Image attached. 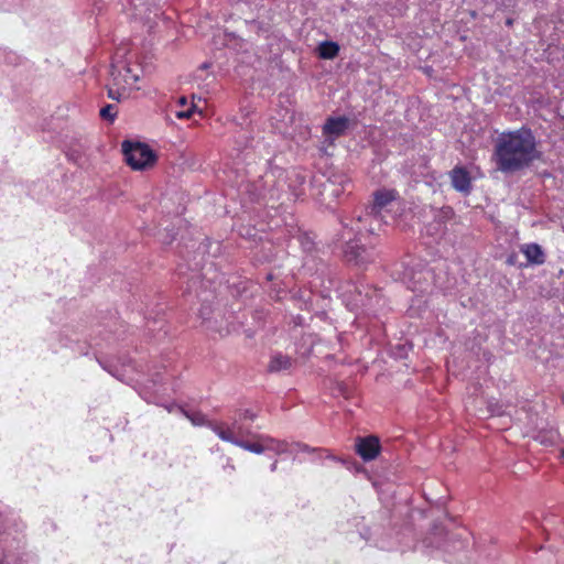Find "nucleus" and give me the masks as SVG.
I'll return each mask as SVG.
<instances>
[{"label":"nucleus","instance_id":"nucleus-5","mask_svg":"<svg viewBox=\"0 0 564 564\" xmlns=\"http://www.w3.org/2000/svg\"><path fill=\"white\" fill-rule=\"evenodd\" d=\"M369 291L371 289L362 284L348 283L343 291V295L347 297L348 305L351 308H357L370 305L371 297Z\"/></svg>","mask_w":564,"mask_h":564},{"label":"nucleus","instance_id":"nucleus-26","mask_svg":"<svg viewBox=\"0 0 564 564\" xmlns=\"http://www.w3.org/2000/svg\"><path fill=\"white\" fill-rule=\"evenodd\" d=\"M0 564H6V563H4V560H0Z\"/></svg>","mask_w":564,"mask_h":564},{"label":"nucleus","instance_id":"nucleus-20","mask_svg":"<svg viewBox=\"0 0 564 564\" xmlns=\"http://www.w3.org/2000/svg\"><path fill=\"white\" fill-rule=\"evenodd\" d=\"M196 106L195 105H192L188 109L186 110H178L176 111V117L178 119H188L191 118L192 113L194 112Z\"/></svg>","mask_w":564,"mask_h":564},{"label":"nucleus","instance_id":"nucleus-12","mask_svg":"<svg viewBox=\"0 0 564 564\" xmlns=\"http://www.w3.org/2000/svg\"><path fill=\"white\" fill-rule=\"evenodd\" d=\"M522 253L531 264H543L545 262V254L538 243H528L522 246Z\"/></svg>","mask_w":564,"mask_h":564},{"label":"nucleus","instance_id":"nucleus-14","mask_svg":"<svg viewBox=\"0 0 564 564\" xmlns=\"http://www.w3.org/2000/svg\"><path fill=\"white\" fill-rule=\"evenodd\" d=\"M292 365L293 360L291 359V357L283 355L281 352H275L271 357L268 369L271 372H279L290 369Z\"/></svg>","mask_w":564,"mask_h":564},{"label":"nucleus","instance_id":"nucleus-18","mask_svg":"<svg viewBox=\"0 0 564 564\" xmlns=\"http://www.w3.org/2000/svg\"><path fill=\"white\" fill-rule=\"evenodd\" d=\"M117 88H108V97L113 99V100H117V101H120L121 98L126 95V89H124V86H116Z\"/></svg>","mask_w":564,"mask_h":564},{"label":"nucleus","instance_id":"nucleus-4","mask_svg":"<svg viewBox=\"0 0 564 564\" xmlns=\"http://www.w3.org/2000/svg\"><path fill=\"white\" fill-rule=\"evenodd\" d=\"M122 152L127 164L133 170H144L155 162L154 152L147 144L140 142L123 141Z\"/></svg>","mask_w":564,"mask_h":564},{"label":"nucleus","instance_id":"nucleus-11","mask_svg":"<svg viewBox=\"0 0 564 564\" xmlns=\"http://www.w3.org/2000/svg\"><path fill=\"white\" fill-rule=\"evenodd\" d=\"M110 74L115 86H132L139 80V75L129 65H112Z\"/></svg>","mask_w":564,"mask_h":564},{"label":"nucleus","instance_id":"nucleus-23","mask_svg":"<svg viewBox=\"0 0 564 564\" xmlns=\"http://www.w3.org/2000/svg\"><path fill=\"white\" fill-rule=\"evenodd\" d=\"M178 104H180V106H185V105L187 104L186 98H185V97H181V98L178 99Z\"/></svg>","mask_w":564,"mask_h":564},{"label":"nucleus","instance_id":"nucleus-7","mask_svg":"<svg viewBox=\"0 0 564 564\" xmlns=\"http://www.w3.org/2000/svg\"><path fill=\"white\" fill-rule=\"evenodd\" d=\"M349 186L350 181L347 178V176L340 173H336L328 177L325 183H323V192L328 196L338 198L346 192Z\"/></svg>","mask_w":564,"mask_h":564},{"label":"nucleus","instance_id":"nucleus-19","mask_svg":"<svg viewBox=\"0 0 564 564\" xmlns=\"http://www.w3.org/2000/svg\"><path fill=\"white\" fill-rule=\"evenodd\" d=\"M185 415L193 422L195 425H203L205 423V416L204 414L199 412H193L187 413L185 412Z\"/></svg>","mask_w":564,"mask_h":564},{"label":"nucleus","instance_id":"nucleus-13","mask_svg":"<svg viewBox=\"0 0 564 564\" xmlns=\"http://www.w3.org/2000/svg\"><path fill=\"white\" fill-rule=\"evenodd\" d=\"M210 427L217 434L218 437H219V433L221 431L230 432L236 437H239L240 440H243V437L249 434V431L246 430L238 421L232 422L230 425L223 424V423L221 424L213 423V424H210Z\"/></svg>","mask_w":564,"mask_h":564},{"label":"nucleus","instance_id":"nucleus-27","mask_svg":"<svg viewBox=\"0 0 564 564\" xmlns=\"http://www.w3.org/2000/svg\"><path fill=\"white\" fill-rule=\"evenodd\" d=\"M562 456H564V449L562 451Z\"/></svg>","mask_w":564,"mask_h":564},{"label":"nucleus","instance_id":"nucleus-17","mask_svg":"<svg viewBox=\"0 0 564 564\" xmlns=\"http://www.w3.org/2000/svg\"><path fill=\"white\" fill-rule=\"evenodd\" d=\"M99 115L104 120L112 122L117 117V107L115 105H106L100 109Z\"/></svg>","mask_w":564,"mask_h":564},{"label":"nucleus","instance_id":"nucleus-21","mask_svg":"<svg viewBox=\"0 0 564 564\" xmlns=\"http://www.w3.org/2000/svg\"><path fill=\"white\" fill-rule=\"evenodd\" d=\"M256 417V414L250 411V410H245L241 414H240V419H243V420H254Z\"/></svg>","mask_w":564,"mask_h":564},{"label":"nucleus","instance_id":"nucleus-3","mask_svg":"<svg viewBox=\"0 0 564 564\" xmlns=\"http://www.w3.org/2000/svg\"><path fill=\"white\" fill-rule=\"evenodd\" d=\"M398 198V193L394 189H378L373 193V200L368 205L364 212L356 214L351 219L352 225H356L358 234H362V225L369 227L366 229L368 234L376 235L380 230L383 223V212L388 206Z\"/></svg>","mask_w":564,"mask_h":564},{"label":"nucleus","instance_id":"nucleus-16","mask_svg":"<svg viewBox=\"0 0 564 564\" xmlns=\"http://www.w3.org/2000/svg\"><path fill=\"white\" fill-rule=\"evenodd\" d=\"M267 451H273L278 454L285 453L288 451V445L284 442L275 441L272 438H265Z\"/></svg>","mask_w":564,"mask_h":564},{"label":"nucleus","instance_id":"nucleus-10","mask_svg":"<svg viewBox=\"0 0 564 564\" xmlns=\"http://www.w3.org/2000/svg\"><path fill=\"white\" fill-rule=\"evenodd\" d=\"M452 186L463 194H469L471 192V177L468 171L463 166H455L451 173Z\"/></svg>","mask_w":564,"mask_h":564},{"label":"nucleus","instance_id":"nucleus-2","mask_svg":"<svg viewBox=\"0 0 564 564\" xmlns=\"http://www.w3.org/2000/svg\"><path fill=\"white\" fill-rule=\"evenodd\" d=\"M344 228L343 238H348L344 248L345 259L357 265L373 262L377 258L376 242L372 235L366 231L368 227L362 225V234H358L356 225L350 220Z\"/></svg>","mask_w":564,"mask_h":564},{"label":"nucleus","instance_id":"nucleus-1","mask_svg":"<svg viewBox=\"0 0 564 564\" xmlns=\"http://www.w3.org/2000/svg\"><path fill=\"white\" fill-rule=\"evenodd\" d=\"M539 153L536 141L529 128L502 132L495 144L496 166L503 173H513L529 166Z\"/></svg>","mask_w":564,"mask_h":564},{"label":"nucleus","instance_id":"nucleus-25","mask_svg":"<svg viewBox=\"0 0 564 564\" xmlns=\"http://www.w3.org/2000/svg\"><path fill=\"white\" fill-rule=\"evenodd\" d=\"M512 23H513L512 19H507V21H506V24H507V25H509V26H510V25H512Z\"/></svg>","mask_w":564,"mask_h":564},{"label":"nucleus","instance_id":"nucleus-15","mask_svg":"<svg viewBox=\"0 0 564 564\" xmlns=\"http://www.w3.org/2000/svg\"><path fill=\"white\" fill-rule=\"evenodd\" d=\"M318 56L324 59H332L338 55L339 45L332 41L322 42L318 45Z\"/></svg>","mask_w":564,"mask_h":564},{"label":"nucleus","instance_id":"nucleus-8","mask_svg":"<svg viewBox=\"0 0 564 564\" xmlns=\"http://www.w3.org/2000/svg\"><path fill=\"white\" fill-rule=\"evenodd\" d=\"M219 438L225 442L237 445L246 451L256 453V454H261L264 451H267V447H269V445H265V438H263V437H261V442H247L245 440H240L239 437H236L230 432L221 431L219 433Z\"/></svg>","mask_w":564,"mask_h":564},{"label":"nucleus","instance_id":"nucleus-6","mask_svg":"<svg viewBox=\"0 0 564 564\" xmlns=\"http://www.w3.org/2000/svg\"><path fill=\"white\" fill-rule=\"evenodd\" d=\"M380 441L377 436L358 437L356 441V452L365 460L375 459L380 453Z\"/></svg>","mask_w":564,"mask_h":564},{"label":"nucleus","instance_id":"nucleus-9","mask_svg":"<svg viewBox=\"0 0 564 564\" xmlns=\"http://www.w3.org/2000/svg\"><path fill=\"white\" fill-rule=\"evenodd\" d=\"M349 120L346 117H329L326 119L323 126V134L334 140L343 135L348 129Z\"/></svg>","mask_w":564,"mask_h":564},{"label":"nucleus","instance_id":"nucleus-24","mask_svg":"<svg viewBox=\"0 0 564 564\" xmlns=\"http://www.w3.org/2000/svg\"><path fill=\"white\" fill-rule=\"evenodd\" d=\"M276 467H278V462L275 460V462L271 465V467H270L271 471H275V470H276Z\"/></svg>","mask_w":564,"mask_h":564},{"label":"nucleus","instance_id":"nucleus-22","mask_svg":"<svg viewBox=\"0 0 564 564\" xmlns=\"http://www.w3.org/2000/svg\"><path fill=\"white\" fill-rule=\"evenodd\" d=\"M296 447L299 448V451H302V452H310V451H312V449L310 448V446H308V445H306V444L297 443V444H296Z\"/></svg>","mask_w":564,"mask_h":564}]
</instances>
